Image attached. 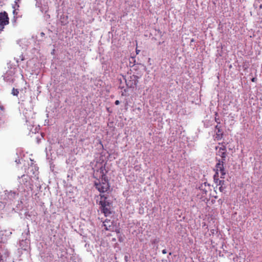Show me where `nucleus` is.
Returning a JSON list of instances; mask_svg holds the SVG:
<instances>
[{"label": "nucleus", "mask_w": 262, "mask_h": 262, "mask_svg": "<svg viewBox=\"0 0 262 262\" xmlns=\"http://www.w3.org/2000/svg\"><path fill=\"white\" fill-rule=\"evenodd\" d=\"M99 205L101 212L105 216L112 214V203L107 200V196L105 194H100Z\"/></svg>", "instance_id": "nucleus-1"}, {"label": "nucleus", "mask_w": 262, "mask_h": 262, "mask_svg": "<svg viewBox=\"0 0 262 262\" xmlns=\"http://www.w3.org/2000/svg\"><path fill=\"white\" fill-rule=\"evenodd\" d=\"M94 185L96 188L100 193L106 192L110 188L108 180L106 179V176L104 174L102 175L100 180H98L95 182Z\"/></svg>", "instance_id": "nucleus-2"}, {"label": "nucleus", "mask_w": 262, "mask_h": 262, "mask_svg": "<svg viewBox=\"0 0 262 262\" xmlns=\"http://www.w3.org/2000/svg\"><path fill=\"white\" fill-rule=\"evenodd\" d=\"M9 23V18L6 11L0 12V31H2L5 26Z\"/></svg>", "instance_id": "nucleus-3"}, {"label": "nucleus", "mask_w": 262, "mask_h": 262, "mask_svg": "<svg viewBox=\"0 0 262 262\" xmlns=\"http://www.w3.org/2000/svg\"><path fill=\"white\" fill-rule=\"evenodd\" d=\"M214 181L217 184V185L220 186L219 187V190L223 192L226 189L225 181L224 180H221L219 179V173L216 172L213 176Z\"/></svg>", "instance_id": "nucleus-4"}, {"label": "nucleus", "mask_w": 262, "mask_h": 262, "mask_svg": "<svg viewBox=\"0 0 262 262\" xmlns=\"http://www.w3.org/2000/svg\"><path fill=\"white\" fill-rule=\"evenodd\" d=\"M218 162L216 164L215 167L216 169V172L219 173V171L221 172V178L224 179L225 175L226 174V171L224 167V162L221 161L220 159L217 160Z\"/></svg>", "instance_id": "nucleus-5"}, {"label": "nucleus", "mask_w": 262, "mask_h": 262, "mask_svg": "<svg viewBox=\"0 0 262 262\" xmlns=\"http://www.w3.org/2000/svg\"><path fill=\"white\" fill-rule=\"evenodd\" d=\"M103 226H104V228L106 230L110 231H114L116 230L117 228L116 225L113 221H111L110 220H105L103 222Z\"/></svg>", "instance_id": "nucleus-6"}, {"label": "nucleus", "mask_w": 262, "mask_h": 262, "mask_svg": "<svg viewBox=\"0 0 262 262\" xmlns=\"http://www.w3.org/2000/svg\"><path fill=\"white\" fill-rule=\"evenodd\" d=\"M208 186V187H209V185L207 184V182H205L204 183H202L201 184L200 186L199 187V189L202 193V198H205L207 195V193L208 192V190L206 188V186Z\"/></svg>", "instance_id": "nucleus-7"}, {"label": "nucleus", "mask_w": 262, "mask_h": 262, "mask_svg": "<svg viewBox=\"0 0 262 262\" xmlns=\"http://www.w3.org/2000/svg\"><path fill=\"white\" fill-rule=\"evenodd\" d=\"M219 155L221 157L222 159L221 161H225L226 158V147L225 146H222L219 148Z\"/></svg>", "instance_id": "nucleus-8"}, {"label": "nucleus", "mask_w": 262, "mask_h": 262, "mask_svg": "<svg viewBox=\"0 0 262 262\" xmlns=\"http://www.w3.org/2000/svg\"><path fill=\"white\" fill-rule=\"evenodd\" d=\"M223 135H224V133H216L215 135V139L217 141L221 140L222 139Z\"/></svg>", "instance_id": "nucleus-9"}, {"label": "nucleus", "mask_w": 262, "mask_h": 262, "mask_svg": "<svg viewBox=\"0 0 262 262\" xmlns=\"http://www.w3.org/2000/svg\"><path fill=\"white\" fill-rule=\"evenodd\" d=\"M214 115H215V118H214L215 121L216 122L217 124H220L221 121H220V119L219 117L218 113L217 112H215Z\"/></svg>", "instance_id": "nucleus-10"}, {"label": "nucleus", "mask_w": 262, "mask_h": 262, "mask_svg": "<svg viewBox=\"0 0 262 262\" xmlns=\"http://www.w3.org/2000/svg\"><path fill=\"white\" fill-rule=\"evenodd\" d=\"M215 128L217 130L216 133H224L222 129V127H221V126L220 125V124H217L216 125H215Z\"/></svg>", "instance_id": "nucleus-11"}, {"label": "nucleus", "mask_w": 262, "mask_h": 262, "mask_svg": "<svg viewBox=\"0 0 262 262\" xmlns=\"http://www.w3.org/2000/svg\"><path fill=\"white\" fill-rule=\"evenodd\" d=\"M18 93H19V91L17 89L13 88V89L12 90V94H13L14 96H17Z\"/></svg>", "instance_id": "nucleus-12"}, {"label": "nucleus", "mask_w": 262, "mask_h": 262, "mask_svg": "<svg viewBox=\"0 0 262 262\" xmlns=\"http://www.w3.org/2000/svg\"><path fill=\"white\" fill-rule=\"evenodd\" d=\"M16 195V193L15 192L11 191L9 193V196L10 195V196H11L12 197H13V198H14Z\"/></svg>", "instance_id": "nucleus-13"}, {"label": "nucleus", "mask_w": 262, "mask_h": 262, "mask_svg": "<svg viewBox=\"0 0 262 262\" xmlns=\"http://www.w3.org/2000/svg\"><path fill=\"white\" fill-rule=\"evenodd\" d=\"M151 243H152V244H157V243H158V242H159V239H158L156 238V239H154V240L151 241Z\"/></svg>", "instance_id": "nucleus-14"}, {"label": "nucleus", "mask_w": 262, "mask_h": 262, "mask_svg": "<svg viewBox=\"0 0 262 262\" xmlns=\"http://www.w3.org/2000/svg\"><path fill=\"white\" fill-rule=\"evenodd\" d=\"M115 104L116 105H119L120 104V101L119 100H116L115 102Z\"/></svg>", "instance_id": "nucleus-15"}, {"label": "nucleus", "mask_w": 262, "mask_h": 262, "mask_svg": "<svg viewBox=\"0 0 262 262\" xmlns=\"http://www.w3.org/2000/svg\"><path fill=\"white\" fill-rule=\"evenodd\" d=\"M0 110H2V111H4L5 108H4V106H3V105H0Z\"/></svg>", "instance_id": "nucleus-16"}, {"label": "nucleus", "mask_w": 262, "mask_h": 262, "mask_svg": "<svg viewBox=\"0 0 262 262\" xmlns=\"http://www.w3.org/2000/svg\"><path fill=\"white\" fill-rule=\"evenodd\" d=\"M162 253L163 254H166L167 253V250L166 249H163L162 251Z\"/></svg>", "instance_id": "nucleus-17"}, {"label": "nucleus", "mask_w": 262, "mask_h": 262, "mask_svg": "<svg viewBox=\"0 0 262 262\" xmlns=\"http://www.w3.org/2000/svg\"><path fill=\"white\" fill-rule=\"evenodd\" d=\"M251 80H252V82H255L256 81V78H252Z\"/></svg>", "instance_id": "nucleus-18"}, {"label": "nucleus", "mask_w": 262, "mask_h": 262, "mask_svg": "<svg viewBox=\"0 0 262 262\" xmlns=\"http://www.w3.org/2000/svg\"><path fill=\"white\" fill-rule=\"evenodd\" d=\"M140 51L139 50H138L137 49H136V52L137 54H138L140 52Z\"/></svg>", "instance_id": "nucleus-19"}, {"label": "nucleus", "mask_w": 262, "mask_h": 262, "mask_svg": "<svg viewBox=\"0 0 262 262\" xmlns=\"http://www.w3.org/2000/svg\"><path fill=\"white\" fill-rule=\"evenodd\" d=\"M237 258H238L237 257L234 258H233V260H234V261H237Z\"/></svg>", "instance_id": "nucleus-20"}, {"label": "nucleus", "mask_w": 262, "mask_h": 262, "mask_svg": "<svg viewBox=\"0 0 262 262\" xmlns=\"http://www.w3.org/2000/svg\"><path fill=\"white\" fill-rule=\"evenodd\" d=\"M211 233H214V230H213H213H211Z\"/></svg>", "instance_id": "nucleus-21"}, {"label": "nucleus", "mask_w": 262, "mask_h": 262, "mask_svg": "<svg viewBox=\"0 0 262 262\" xmlns=\"http://www.w3.org/2000/svg\"><path fill=\"white\" fill-rule=\"evenodd\" d=\"M161 42H159V45H161Z\"/></svg>", "instance_id": "nucleus-22"}]
</instances>
